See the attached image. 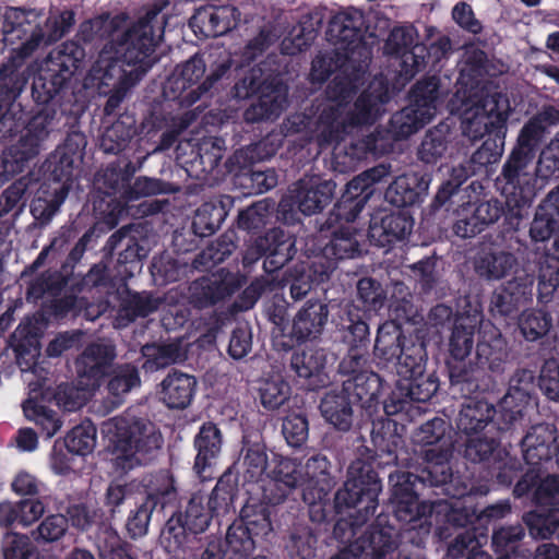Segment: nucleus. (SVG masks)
Listing matches in <instances>:
<instances>
[{"label":"nucleus","instance_id":"nucleus-55","mask_svg":"<svg viewBox=\"0 0 559 559\" xmlns=\"http://www.w3.org/2000/svg\"><path fill=\"white\" fill-rule=\"evenodd\" d=\"M259 391L262 405L270 409L278 408L289 395L288 384L278 376L265 379Z\"/></svg>","mask_w":559,"mask_h":559},{"label":"nucleus","instance_id":"nucleus-37","mask_svg":"<svg viewBox=\"0 0 559 559\" xmlns=\"http://www.w3.org/2000/svg\"><path fill=\"white\" fill-rule=\"evenodd\" d=\"M29 333L31 331L26 324L19 325L14 333L15 337L25 336L27 338V344L31 346L28 350H25L24 345L22 343L16 345V362L20 366L22 372L25 373L24 380L28 382L29 386L34 385L32 391L36 392L37 389L41 386V383H33L32 376L35 374L37 371V359L40 355V350L37 344V340L33 336L28 337Z\"/></svg>","mask_w":559,"mask_h":559},{"label":"nucleus","instance_id":"nucleus-50","mask_svg":"<svg viewBox=\"0 0 559 559\" xmlns=\"http://www.w3.org/2000/svg\"><path fill=\"white\" fill-rule=\"evenodd\" d=\"M23 411L25 417L39 425L48 438H51L61 427L56 413L38 404L33 397L23 404Z\"/></svg>","mask_w":559,"mask_h":559},{"label":"nucleus","instance_id":"nucleus-45","mask_svg":"<svg viewBox=\"0 0 559 559\" xmlns=\"http://www.w3.org/2000/svg\"><path fill=\"white\" fill-rule=\"evenodd\" d=\"M139 385L140 376L136 368L126 364L112 370L107 389L109 394L115 399L114 403L119 404L127 393Z\"/></svg>","mask_w":559,"mask_h":559},{"label":"nucleus","instance_id":"nucleus-36","mask_svg":"<svg viewBox=\"0 0 559 559\" xmlns=\"http://www.w3.org/2000/svg\"><path fill=\"white\" fill-rule=\"evenodd\" d=\"M426 189L427 183L417 174L402 175L389 186L385 199L395 206H407L414 204Z\"/></svg>","mask_w":559,"mask_h":559},{"label":"nucleus","instance_id":"nucleus-12","mask_svg":"<svg viewBox=\"0 0 559 559\" xmlns=\"http://www.w3.org/2000/svg\"><path fill=\"white\" fill-rule=\"evenodd\" d=\"M445 93L439 81L429 78L418 82L412 93V103L395 114L391 120V131L396 138H407L429 123L443 103Z\"/></svg>","mask_w":559,"mask_h":559},{"label":"nucleus","instance_id":"nucleus-41","mask_svg":"<svg viewBox=\"0 0 559 559\" xmlns=\"http://www.w3.org/2000/svg\"><path fill=\"white\" fill-rule=\"evenodd\" d=\"M493 414L495 411L487 402L469 401L459 414L457 427L467 435L476 432L486 426Z\"/></svg>","mask_w":559,"mask_h":559},{"label":"nucleus","instance_id":"nucleus-5","mask_svg":"<svg viewBox=\"0 0 559 559\" xmlns=\"http://www.w3.org/2000/svg\"><path fill=\"white\" fill-rule=\"evenodd\" d=\"M558 117L556 109L546 108L522 128L518 147L504 163L501 174L504 180L501 192L510 207L528 205L536 197V178L532 170L533 150L545 130V123H554Z\"/></svg>","mask_w":559,"mask_h":559},{"label":"nucleus","instance_id":"nucleus-42","mask_svg":"<svg viewBox=\"0 0 559 559\" xmlns=\"http://www.w3.org/2000/svg\"><path fill=\"white\" fill-rule=\"evenodd\" d=\"M381 386L378 374L366 371L358 372L343 382V391L347 393L350 401L368 402L379 394Z\"/></svg>","mask_w":559,"mask_h":559},{"label":"nucleus","instance_id":"nucleus-43","mask_svg":"<svg viewBox=\"0 0 559 559\" xmlns=\"http://www.w3.org/2000/svg\"><path fill=\"white\" fill-rule=\"evenodd\" d=\"M159 304V298L153 297L146 293L131 295L120 310L115 325L117 328H123L138 317H146L156 311Z\"/></svg>","mask_w":559,"mask_h":559},{"label":"nucleus","instance_id":"nucleus-57","mask_svg":"<svg viewBox=\"0 0 559 559\" xmlns=\"http://www.w3.org/2000/svg\"><path fill=\"white\" fill-rule=\"evenodd\" d=\"M234 501L233 488L225 481L219 480L211 495L205 498L206 507L211 511L212 516H221L227 514Z\"/></svg>","mask_w":559,"mask_h":559},{"label":"nucleus","instance_id":"nucleus-60","mask_svg":"<svg viewBox=\"0 0 559 559\" xmlns=\"http://www.w3.org/2000/svg\"><path fill=\"white\" fill-rule=\"evenodd\" d=\"M452 177L453 181L444 183L436 195L439 205H444L448 201L455 204L465 199V191L460 190V185L468 177L467 170L463 166L453 168Z\"/></svg>","mask_w":559,"mask_h":559},{"label":"nucleus","instance_id":"nucleus-14","mask_svg":"<svg viewBox=\"0 0 559 559\" xmlns=\"http://www.w3.org/2000/svg\"><path fill=\"white\" fill-rule=\"evenodd\" d=\"M445 423L435 418L421 425L414 433V441L428 447L424 451L427 465L428 480L431 485L445 483L450 476L448 465L452 455V442L444 438Z\"/></svg>","mask_w":559,"mask_h":559},{"label":"nucleus","instance_id":"nucleus-18","mask_svg":"<svg viewBox=\"0 0 559 559\" xmlns=\"http://www.w3.org/2000/svg\"><path fill=\"white\" fill-rule=\"evenodd\" d=\"M364 16L358 10L344 11L335 14L328 27V40L336 46V55L347 60H356V56L366 57V48L361 41Z\"/></svg>","mask_w":559,"mask_h":559},{"label":"nucleus","instance_id":"nucleus-63","mask_svg":"<svg viewBox=\"0 0 559 559\" xmlns=\"http://www.w3.org/2000/svg\"><path fill=\"white\" fill-rule=\"evenodd\" d=\"M283 435L292 447H300L308 438V421L301 415H289L283 423Z\"/></svg>","mask_w":559,"mask_h":559},{"label":"nucleus","instance_id":"nucleus-39","mask_svg":"<svg viewBox=\"0 0 559 559\" xmlns=\"http://www.w3.org/2000/svg\"><path fill=\"white\" fill-rule=\"evenodd\" d=\"M226 202L229 200L205 202L197 210L192 223L195 234L207 236L221 227L227 215Z\"/></svg>","mask_w":559,"mask_h":559},{"label":"nucleus","instance_id":"nucleus-25","mask_svg":"<svg viewBox=\"0 0 559 559\" xmlns=\"http://www.w3.org/2000/svg\"><path fill=\"white\" fill-rule=\"evenodd\" d=\"M116 358V350L109 341L90 344L76 359L75 368L79 377L85 378L86 386H94L106 374Z\"/></svg>","mask_w":559,"mask_h":559},{"label":"nucleus","instance_id":"nucleus-52","mask_svg":"<svg viewBox=\"0 0 559 559\" xmlns=\"http://www.w3.org/2000/svg\"><path fill=\"white\" fill-rule=\"evenodd\" d=\"M457 203L460 204L454 211L455 222L453 225L455 235L461 238H469L483 231L479 222L476 221L474 203L465 201V199Z\"/></svg>","mask_w":559,"mask_h":559},{"label":"nucleus","instance_id":"nucleus-17","mask_svg":"<svg viewBox=\"0 0 559 559\" xmlns=\"http://www.w3.org/2000/svg\"><path fill=\"white\" fill-rule=\"evenodd\" d=\"M437 389V382L424 373L406 380H399L396 389L384 401V412L389 416L404 414L412 420L423 413V408L414 403L429 401Z\"/></svg>","mask_w":559,"mask_h":559},{"label":"nucleus","instance_id":"nucleus-44","mask_svg":"<svg viewBox=\"0 0 559 559\" xmlns=\"http://www.w3.org/2000/svg\"><path fill=\"white\" fill-rule=\"evenodd\" d=\"M238 465L239 472L247 480H259L267 467V455L264 445L259 443L247 445Z\"/></svg>","mask_w":559,"mask_h":559},{"label":"nucleus","instance_id":"nucleus-9","mask_svg":"<svg viewBox=\"0 0 559 559\" xmlns=\"http://www.w3.org/2000/svg\"><path fill=\"white\" fill-rule=\"evenodd\" d=\"M510 105L504 95L495 93L466 108L462 115L463 132L472 140L486 133L497 132V139L486 140L473 154V162L486 166L497 163L503 153L504 123L509 117Z\"/></svg>","mask_w":559,"mask_h":559},{"label":"nucleus","instance_id":"nucleus-33","mask_svg":"<svg viewBox=\"0 0 559 559\" xmlns=\"http://www.w3.org/2000/svg\"><path fill=\"white\" fill-rule=\"evenodd\" d=\"M418 34L414 26H401L394 28L386 41V50L391 53L402 52L404 62L413 59V68L416 70L424 64V57L419 55L424 51L418 44Z\"/></svg>","mask_w":559,"mask_h":559},{"label":"nucleus","instance_id":"nucleus-21","mask_svg":"<svg viewBox=\"0 0 559 559\" xmlns=\"http://www.w3.org/2000/svg\"><path fill=\"white\" fill-rule=\"evenodd\" d=\"M334 189L335 183L331 180H322L316 176L306 177L295 185L290 199L302 214L312 215L330 203Z\"/></svg>","mask_w":559,"mask_h":559},{"label":"nucleus","instance_id":"nucleus-10","mask_svg":"<svg viewBox=\"0 0 559 559\" xmlns=\"http://www.w3.org/2000/svg\"><path fill=\"white\" fill-rule=\"evenodd\" d=\"M374 355L383 362L394 361L400 380L421 376L425 371V345L414 342L407 344L395 321H386L378 329Z\"/></svg>","mask_w":559,"mask_h":559},{"label":"nucleus","instance_id":"nucleus-48","mask_svg":"<svg viewBox=\"0 0 559 559\" xmlns=\"http://www.w3.org/2000/svg\"><path fill=\"white\" fill-rule=\"evenodd\" d=\"M364 549V558H382L396 547V534L391 527L372 530L367 539L358 540Z\"/></svg>","mask_w":559,"mask_h":559},{"label":"nucleus","instance_id":"nucleus-3","mask_svg":"<svg viewBox=\"0 0 559 559\" xmlns=\"http://www.w3.org/2000/svg\"><path fill=\"white\" fill-rule=\"evenodd\" d=\"M4 41L16 45L10 64L0 71V107L14 99L26 84V78L17 71L22 60L31 56L41 44L59 40L73 25L71 11L50 12L45 16L37 10L12 9L5 15Z\"/></svg>","mask_w":559,"mask_h":559},{"label":"nucleus","instance_id":"nucleus-27","mask_svg":"<svg viewBox=\"0 0 559 559\" xmlns=\"http://www.w3.org/2000/svg\"><path fill=\"white\" fill-rule=\"evenodd\" d=\"M287 93L284 84L262 86L258 102L246 111V119L262 120L277 117L286 107Z\"/></svg>","mask_w":559,"mask_h":559},{"label":"nucleus","instance_id":"nucleus-8","mask_svg":"<svg viewBox=\"0 0 559 559\" xmlns=\"http://www.w3.org/2000/svg\"><path fill=\"white\" fill-rule=\"evenodd\" d=\"M393 484L392 501L396 518L405 523H415L425 518L419 526L437 525L442 535V530L452 526L463 527L472 523L473 514L469 513L462 502L455 500L449 502L440 500L435 503L419 502L414 489L413 478L409 473H401L395 476Z\"/></svg>","mask_w":559,"mask_h":559},{"label":"nucleus","instance_id":"nucleus-26","mask_svg":"<svg viewBox=\"0 0 559 559\" xmlns=\"http://www.w3.org/2000/svg\"><path fill=\"white\" fill-rule=\"evenodd\" d=\"M556 439L554 426L542 424L532 427L522 440L524 460L532 465L550 460Z\"/></svg>","mask_w":559,"mask_h":559},{"label":"nucleus","instance_id":"nucleus-35","mask_svg":"<svg viewBox=\"0 0 559 559\" xmlns=\"http://www.w3.org/2000/svg\"><path fill=\"white\" fill-rule=\"evenodd\" d=\"M321 24L322 17L319 13L305 15L282 41V51L286 55H296L302 51L313 41Z\"/></svg>","mask_w":559,"mask_h":559},{"label":"nucleus","instance_id":"nucleus-38","mask_svg":"<svg viewBox=\"0 0 559 559\" xmlns=\"http://www.w3.org/2000/svg\"><path fill=\"white\" fill-rule=\"evenodd\" d=\"M329 462L324 456H313L302 466L305 485L308 489L317 491V498L321 499L334 486L329 473Z\"/></svg>","mask_w":559,"mask_h":559},{"label":"nucleus","instance_id":"nucleus-22","mask_svg":"<svg viewBox=\"0 0 559 559\" xmlns=\"http://www.w3.org/2000/svg\"><path fill=\"white\" fill-rule=\"evenodd\" d=\"M239 16L234 5H205L194 12L189 25L197 35L216 37L235 27Z\"/></svg>","mask_w":559,"mask_h":559},{"label":"nucleus","instance_id":"nucleus-7","mask_svg":"<svg viewBox=\"0 0 559 559\" xmlns=\"http://www.w3.org/2000/svg\"><path fill=\"white\" fill-rule=\"evenodd\" d=\"M390 175L385 165H378L356 176L346 186L343 200L337 205V215L345 218L347 224L341 226L331 241L323 248L326 259L343 260L354 258L359 252V238L361 234L349 224L361 211L372 191H368L373 185L381 182Z\"/></svg>","mask_w":559,"mask_h":559},{"label":"nucleus","instance_id":"nucleus-61","mask_svg":"<svg viewBox=\"0 0 559 559\" xmlns=\"http://www.w3.org/2000/svg\"><path fill=\"white\" fill-rule=\"evenodd\" d=\"M4 559H35L29 538L16 533L7 534L3 542Z\"/></svg>","mask_w":559,"mask_h":559},{"label":"nucleus","instance_id":"nucleus-1","mask_svg":"<svg viewBox=\"0 0 559 559\" xmlns=\"http://www.w3.org/2000/svg\"><path fill=\"white\" fill-rule=\"evenodd\" d=\"M164 24V15L148 11L132 27L127 26L122 14L99 16L81 25L84 40L109 39L91 70L98 87H112L105 107L107 112L120 104L127 91L152 67L150 56L163 37Z\"/></svg>","mask_w":559,"mask_h":559},{"label":"nucleus","instance_id":"nucleus-53","mask_svg":"<svg viewBox=\"0 0 559 559\" xmlns=\"http://www.w3.org/2000/svg\"><path fill=\"white\" fill-rule=\"evenodd\" d=\"M525 522L530 533L535 538H549L559 533V508L550 510L548 514L537 512L528 513Z\"/></svg>","mask_w":559,"mask_h":559},{"label":"nucleus","instance_id":"nucleus-16","mask_svg":"<svg viewBox=\"0 0 559 559\" xmlns=\"http://www.w3.org/2000/svg\"><path fill=\"white\" fill-rule=\"evenodd\" d=\"M84 50L74 41L64 43L61 48L49 55L45 69L33 82V93L37 100L46 103L57 92L56 84H61L80 67L84 59Z\"/></svg>","mask_w":559,"mask_h":559},{"label":"nucleus","instance_id":"nucleus-11","mask_svg":"<svg viewBox=\"0 0 559 559\" xmlns=\"http://www.w3.org/2000/svg\"><path fill=\"white\" fill-rule=\"evenodd\" d=\"M380 491L376 473L368 465L356 462L348 468V478L336 492L335 503L338 509H354L355 513H350L353 524L359 525L374 513Z\"/></svg>","mask_w":559,"mask_h":559},{"label":"nucleus","instance_id":"nucleus-34","mask_svg":"<svg viewBox=\"0 0 559 559\" xmlns=\"http://www.w3.org/2000/svg\"><path fill=\"white\" fill-rule=\"evenodd\" d=\"M68 195L64 183L55 182L52 186L41 187L33 200L31 211L33 216L43 223H48L58 212Z\"/></svg>","mask_w":559,"mask_h":559},{"label":"nucleus","instance_id":"nucleus-46","mask_svg":"<svg viewBox=\"0 0 559 559\" xmlns=\"http://www.w3.org/2000/svg\"><path fill=\"white\" fill-rule=\"evenodd\" d=\"M326 361V355L323 349L307 347L293 355L292 367L299 377L311 378L320 374Z\"/></svg>","mask_w":559,"mask_h":559},{"label":"nucleus","instance_id":"nucleus-6","mask_svg":"<svg viewBox=\"0 0 559 559\" xmlns=\"http://www.w3.org/2000/svg\"><path fill=\"white\" fill-rule=\"evenodd\" d=\"M112 454V465L119 474L146 464L153 451L162 444L155 426L130 415L110 418L102 426Z\"/></svg>","mask_w":559,"mask_h":559},{"label":"nucleus","instance_id":"nucleus-13","mask_svg":"<svg viewBox=\"0 0 559 559\" xmlns=\"http://www.w3.org/2000/svg\"><path fill=\"white\" fill-rule=\"evenodd\" d=\"M229 68L222 63L218 68L199 83L205 72V62L202 58L192 57L181 67L177 68L167 80L164 94L169 99H179L182 104L192 105L201 95L206 93Z\"/></svg>","mask_w":559,"mask_h":559},{"label":"nucleus","instance_id":"nucleus-2","mask_svg":"<svg viewBox=\"0 0 559 559\" xmlns=\"http://www.w3.org/2000/svg\"><path fill=\"white\" fill-rule=\"evenodd\" d=\"M354 88L350 79L336 76L328 88V99L318 106L313 117L292 115L285 123L286 131L306 132L309 139L322 145L342 140L348 127L372 123L389 98L386 83L382 78H376L350 104Z\"/></svg>","mask_w":559,"mask_h":559},{"label":"nucleus","instance_id":"nucleus-58","mask_svg":"<svg viewBox=\"0 0 559 559\" xmlns=\"http://www.w3.org/2000/svg\"><path fill=\"white\" fill-rule=\"evenodd\" d=\"M556 173H559V132L540 152L534 175L548 179Z\"/></svg>","mask_w":559,"mask_h":559},{"label":"nucleus","instance_id":"nucleus-49","mask_svg":"<svg viewBox=\"0 0 559 559\" xmlns=\"http://www.w3.org/2000/svg\"><path fill=\"white\" fill-rule=\"evenodd\" d=\"M559 287V258L546 255L539 262L538 297L547 301Z\"/></svg>","mask_w":559,"mask_h":559},{"label":"nucleus","instance_id":"nucleus-24","mask_svg":"<svg viewBox=\"0 0 559 559\" xmlns=\"http://www.w3.org/2000/svg\"><path fill=\"white\" fill-rule=\"evenodd\" d=\"M414 222L408 213L380 212L372 216L369 227V238L378 247H386L405 239L413 229Z\"/></svg>","mask_w":559,"mask_h":559},{"label":"nucleus","instance_id":"nucleus-62","mask_svg":"<svg viewBox=\"0 0 559 559\" xmlns=\"http://www.w3.org/2000/svg\"><path fill=\"white\" fill-rule=\"evenodd\" d=\"M552 235H556V246L559 248V224L537 209L530 228L532 240L543 242Z\"/></svg>","mask_w":559,"mask_h":559},{"label":"nucleus","instance_id":"nucleus-47","mask_svg":"<svg viewBox=\"0 0 559 559\" xmlns=\"http://www.w3.org/2000/svg\"><path fill=\"white\" fill-rule=\"evenodd\" d=\"M212 518L211 511L205 506V497L195 493L191 497L186 508L182 527L193 534H199L207 528Z\"/></svg>","mask_w":559,"mask_h":559},{"label":"nucleus","instance_id":"nucleus-59","mask_svg":"<svg viewBox=\"0 0 559 559\" xmlns=\"http://www.w3.org/2000/svg\"><path fill=\"white\" fill-rule=\"evenodd\" d=\"M228 550L239 558L247 557L254 549V542L242 524L229 526L226 534Z\"/></svg>","mask_w":559,"mask_h":559},{"label":"nucleus","instance_id":"nucleus-31","mask_svg":"<svg viewBox=\"0 0 559 559\" xmlns=\"http://www.w3.org/2000/svg\"><path fill=\"white\" fill-rule=\"evenodd\" d=\"M480 322L481 316L477 311L456 320L450 341V353L457 362L464 361L469 356L474 346V334Z\"/></svg>","mask_w":559,"mask_h":559},{"label":"nucleus","instance_id":"nucleus-64","mask_svg":"<svg viewBox=\"0 0 559 559\" xmlns=\"http://www.w3.org/2000/svg\"><path fill=\"white\" fill-rule=\"evenodd\" d=\"M539 386L549 400L559 401V364L556 360H548L543 366Z\"/></svg>","mask_w":559,"mask_h":559},{"label":"nucleus","instance_id":"nucleus-19","mask_svg":"<svg viewBox=\"0 0 559 559\" xmlns=\"http://www.w3.org/2000/svg\"><path fill=\"white\" fill-rule=\"evenodd\" d=\"M534 388V374L530 370H518L510 379L509 389L500 403L499 428L507 430L524 416V411Z\"/></svg>","mask_w":559,"mask_h":559},{"label":"nucleus","instance_id":"nucleus-15","mask_svg":"<svg viewBox=\"0 0 559 559\" xmlns=\"http://www.w3.org/2000/svg\"><path fill=\"white\" fill-rule=\"evenodd\" d=\"M50 119L51 115L47 111L35 117L26 128L20 142L9 147L0 156V186L9 177L22 173L26 164L39 153L43 143L48 138Z\"/></svg>","mask_w":559,"mask_h":559},{"label":"nucleus","instance_id":"nucleus-20","mask_svg":"<svg viewBox=\"0 0 559 559\" xmlns=\"http://www.w3.org/2000/svg\"><path fill=\"white\" fill-rule=\"evenodd\" d=\"M241 286L237 274L221 270L209 277L194 281L189 287L190 301L205 308L233 295Z\"/></svg>","mask_w":559,"mask_h":559},{"label":"nucleus","instance_id":"nucleus-23","mask_svg":"<svg viewBox=\"0 0 559 559\" xmlns=\"http://www.w3.org/2000/svg\"><path fill=\"white\" fill-rule=\"evenodd\" d=\"M302 485V466L294 460L281 459L270 474V481L263 489V499L269 504H280L294 489Z\"/></svg>","mask_w":559,"mask_h":559},{"label":"nucleus","instance_id":"nucleus-4","mask_svg":"<svg viewBox=\"0 0 559 559\" xmlns=\"http://www.w3.org/2000/svg\"><path fill=\"white\" fill-rule=\"evenodd\" d=\"M519 259L506 249L492 247L484 249L474 258L473 267L477 276L487 282H497L512 274V278L501 284L492 294L491 310L509 316L527 304L533 295V276L518 269Z\"/></svg>","mask_w":559,"mask_h":559},{"label":"nucleus","instance_id":"nucleus-30","mask_svg":"<svg viewBox=\"0 0 559 559\" xmlns=\"http://www.w3.org/2000/svg\"><path fill=\"white\" fill-rule=\"evenodd\" d=\"M223 444L221 430L212 423L203 424L194 438L198 451L194 469L201 474L218 457Z\"/></svg>","mask_w":559,"mask_h":559},{"label":"nucleus","instance_id":"nucleus-29","mask_svg":"<svg viewBox=\"0 0 559 559\" xmlns=\"http://www.w3.org/2000/svg\"><path fill=\"white\" fill-rule=\"evenodd\" d=\"M329 311L322 302H308L296 314L292 334L298 341L317 337L328 320Z\"/></svg>","mask_w":559,"mask_h":559},{"label":"nucleus","instance_id":"nucleus-56","mask_svg":"<svg viewBox=\"0 0 559 559\" xmlns=\"http://www.w3.org/2000/svg\"><path fill=\"white\" fill-rule=\"evenodd\" d=\"M445 131L447 127L439 126L426 133L418 152L421 160L435 163L443 155L447 148Z\"/></svg>","mask_w":559,"mask_h":559},{"label":"nucleus","instance_id":"nucleus-54","mask_svg":"<svg viewBox=\"0 0 559 559\" xmlns=\"http://www.w3.org/2000/svg\"><path fill=\"white\" fill-rule=\"evenodd\" d=\"M96 429L91 423H83L74 427L66 438L69 452L85 455L95 447Z\"/></svg>","mask_w":559,"mask_h":559},{"label":"nucleus","instance_id":"nucleus-32","mask_svg":"<svg viewBox=\"0 0 559 559\" xmlns=\"http://www.w3.org/2000/svg\"><path fill=\"white\" fill-rule=\"evenodd\" d=\"M352 401L343 388L328 392L321 401L320 409L323 417L340 430H348L352 426Z\"/></svg>","mask_w":559,"mask_h":559},{"label":"nucleus","instance_id":"nucleus-40","mask_svg":"<svg viewBox=\"0 0 559 559\" xmlns=\"http://www.w3.org/2000/svg\"><path fill=\"white\" fill-rule=\"evenodd\" d=\"M174 487L169 484L164 491L151 493L147 496L145 502L135 511L132 518L129 519V531L134 535H142L146 532L151 514L160 504L163 509L167 502L174 497Z\"/></svg>","mask_w":559,"mask_h":559},{"label":"nucleus","instance_id":"nucleus-51","mask_svg":"<svg viewBox=\"0 0 559 559\" xmlns=\"http://www.w3.org/2000/svg\"><path fill=\"white\" fill-rule=\"evenodd\" d=\"M519 326L523 336L533 342L547 334L551 319L543 311L525 310L519 319Z\"/></svg>","mask_w":559,"mask_h":559},{"label":"nucleus","instance_id":"nucleus-28","mask_svg":"<svg viewBox=\"0 0 559 559\" xmlns=\"http://www.w3.org/2000/svg\"><path fill=\"white\" fill-rule=\"evenodd\" d=\"M197 381L193 377L173 372L160 383V400L169 408H185L192 400Z\"/></svg>","mask_w":559,"mask_h":559}]
</instances>
